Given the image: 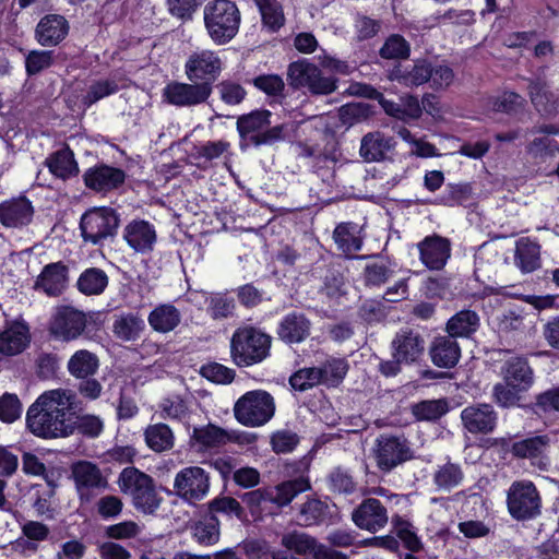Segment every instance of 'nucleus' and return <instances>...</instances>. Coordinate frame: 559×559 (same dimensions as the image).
<instances>
[{
  "mask_svg": "<svg viewBox=\"0 0 559 559\" xmlns=\"http://www.w3.org/2000/svg\"><path fill=\"white\" fill-rule=\"evenodd\" d=\"M78 397L69 389L44 392L26 414V425L36 437L64 438L74 432L71 412L76 408Z\"/></svg>",
  "mask_w": 559,
  "mask_h": 559,
  "instance_id": "obj_1",
  "label": "nucleus"
},
{
  "mask_svg": "<svg viewBox=\"0 0 559 559\" xmlns=\"http://www.w3.org/2000/svg\"><path fill=\"white\" fill-rule=\"evenodd\" d=\"M203 21L212 41L226 45L238 34L241 14L234 1L211 0L204 5Z\"/></svg>",
  "mask_w": 559,
  "mask_h": 559,
  "instance_id": "obj_2",
  "label": "nucleus"
},
{
  "mask_svg": "<svg viewBox=\"0 0 559 559\" xmlns=\"http://www.w3.org/2000/svg\"><path fill=\"white\" fill-rule=\"evenodd\" d=\"M272 112L266 109L242 115L237 120V130L241 138H247L257 146L272 145L290 138L296 130L295 123L271 126Z\"/></svg>",
  "mask_w": 559,
  "mask_h": 559,
  "instance_id": "obj_3",
  "label": "nucleus"
},
{
  "mask_svg": "<svg viewBox=\"0 0 559 559\" xmlns=\"http://www.w3.org/2000/svg\"><path fill=\"white\" fill-rule=\"evenodd\" d=\"M122 493L131 497L133 507L144 514H155L163 498L155 488L153 478L135 467H126L118 477Z\"/></svg>",
  "mask_w": 559,
  "mask_h": 559,
  "instance_id": "obj_4",
  "label": "nucleus"
},
{
  "mask_svg": "<svg viewBox=\"0 0 559 559\" xmlns=\"http://www.w3.org/2000/svg\"><path fill=\"white\" fill-rule=\"evenodd\" d=\"M271 342V336L257 328H238L230 338V357L238 367L260 364L270 355Z\"/></svg>",
  "mask_w": 559,
  "mask_h": 559,
  "instance_id": "obj_5",
  "label": "nucleus"
},
{
  "mask_svg": "<svg viewBox=\"0 0 559 559\" xmlns=\"http://www.w3.org/2000/svg\"><path fill=\"white\" fill-rule=\"evenodd\" d=\"M287 83L296 91L313 96L330 95L337 88V81L307 59L294 61L287 67Z\"/></svg>",
  "mask_w": 559,
  "mask_h": 559,
  "instance_id": "obj_6",
  "label": "nucleus"
},
{
  "mask_svg": "<svg viewBox=\"0 0 559 559\" xmlns=\"http://www.w3.org/2000/svg\"><path fill=\"white\" fill-rule=\"evenodd\" d=\"M275 414L273 396L264 390H253L240 396L234 405V415L246 427H261Z\"/></svg>",
  "mask_w": 559,
  "mask_h": 559,
  "instance_id": "obj_7",
  "label": "nucleus"
},
{
  "mask_svg": "<svg viewBox=\"0 0 559 559\" xmlns=\"http://www.w3.org/2000/svg\"><path fill=\"white\" fill-rule=\"evenodd\" d=\"M120 224L118 213L107 206L86 211L80 221L82 238L85 242L102 246L116 236Z\"/></svg>",
  "mask_w": 559,
  "mask_h": 559,
  "instance_id": "obj_8",
  "label": "nucleus"
},
{
  "mask_svg": "<svg viewBox=\"0 0 559 559\" xmlns=\"http://www.w3.org/2000/svg\"><path fill=\"white\" fill-rule=\"evenodd\" d=\"M508 510L515 520H530L540 513L542 499L531 480L511 484L507 493Z\"/></svg>",
  "mask_w": 559,
  "mask_h": 559,
  "instance_id": "obj_9",
  "label": "nucleus"
},
{
  "mask_svg": "<svg viewBox=\"0 0 559 559\" xmlns=\"http://www.w3.org/2000/svg\"><path fill=\"white\" fill-rule=\"evenodd\" d=\"M210 474L200 466L180 469L174 479L176 495L189 503L203 500L210 491Z\"/></svg>",
  "mask_w": 559,
  "mask_h": 559,
  "instance_id": "obj_10",
  "label": "nucleus"
},
{
  "mask_svg": "<svg viewBox=\"0 0 559 559\" xmlns=\"http://www.w3.org/2000/svg\"><path fill=\"white\" fill-rule=\"evenodd\" d=\"M374 457L378 468L388 473L414 459V451L404 437L381 436L377 439Z\"/></svg>",
  "mask_w": 559,
  "mask_h": 559,
  "instance_id": "obj_11",
  "label": "nucleus"
},
{
  "mask_svg": "<svg viewBox=\"0 0 559 559\" xmlns=\"http://www.w3.org/2000/svg\"><path fill=\"white\" fill-rule=\"evenodd\" d=\"M87 326V316L74 308L59 309L52 317L49 332L55 340L72 342L83 335Z\"/></svg>",
  "mask_w": 559,
  "mask_h": 559,
  "instance_id": "obj_12",
  "label": "nucleus"
},
{
  "mask_svg": "<svg viewBox=\"0 0 559 559\" xmlns=\"http://www.w3.org/2000/svg\"><path fill=\"white\" fill-rule=\"evenodd\" d=\"M71 477L81 501L88 502L95 491L107 488L108 481L100 468L90 461H79L71 466Z\"/></svg>",
  "mask_w": 559,
  "mask_h": 559,
  "instance_id": "obj_13",
  "label": "nucleus"
},
{
  "mask_svg": "<svg viewBox=\"0 0 559 559\" xmlns=\"http://www.w3.org/2000/svg\"><path fill=\"white\" fill-rule=\"evenodd\" d=\"M223 61L217 52L203 49L192 52L185 64L186 75L190 81L210 82V87L219 76Z\"/></svg>",
  "mask_w": 559,
  "mask_h": 559,
  "instance_id": "obj_14",
  "label": "nucleus"
},
{
  "mask_svg": "<svg viewBox=\"0 0 559 559\" xmlns=\"http://www.w3.org/2000/svg\"><path fill=\"white\" fill-rule=\"evenodd\" d=\"M211 93L210 82H170L164 87L163 97L174 106L191 107L206 102Z\"/></svg>",
  "mask_w": 559,
  "mask_h": 559,
  "instance_id": "obj_15",
  "label": "nucleus"
},
{
  "mask_svg": "<svg viewBox=\"0 0 559 559\" xmlns=\"http://www.w3.org/2000/svg\"><path fill=\"white\" fill-rule=\"evenodd\" d=\"M550 443L548 435H536L512 442L509 451L513 457L528 460L539 469H546L549 465L547 452Z\"/></svg>",
  "mask_w": 559,
  "mask_h": 559,
  "instance_id": "obj_16",
  "label": "nucleus"
},
{
  "mask_svg": "<svg viewBox=\"0 0 559 559\" xmlns=\"http://www.w3.org/2000/svg\"><path fill=\"white\" fill-rule=\"evenodd\" d=\"M352 520L361 530L376 533L389 521L386 508L376 498H367L353 511Z\"/></svg>",
  "mask_w": 559,
  "mask_h": 559,
  "instance_id": "obj_17",
  "label": "nucleus"
},
{
  "mask_svg": "<svg viewBox=\"0 0 559 559\" xmlns=\"http://www.w3.org/2000/svg\"><path fill=\"white\" fill-rule=\"evenodd\" d=\"M419 259L430 270H441L451 257V242L439 235L427 236L417 243Z\"/></svg>",
  "mask_w": 559,
  "mask_h": 559,
  "instance_id": "obj_18",
  "label": "nucleus"
},
{
  "mask_svg": "<svg viewBox=\"0 0 559 559\" xmlns=\"http://www.w3.org/2000/svg\"><path fill=\"white\" fill-rule=\"evenodd\" d=\"M392 357H396L406 365L416 362L424 354L425 340L409 329L399 331L391 343Z\"/></svg>",
  "mask_w": 559,
  "mask_h": 559,
  "instance_id": "obj_19",
  "label": "nucleus"
},
{
  "mask_svg": "<svg viewBox=\"0 0 559 559\" xmlns=\"http://www.w3.org/2000/svg\"><path fill=\"white\" fill-rule=\"evenodd\" d=\"M461 419L471 433H490L497 426L498 415L490 404L479 403L465 407Z\"/></svg>",
  "mask_w": 559,
  "mask_h": 559,
  "instance_id": "obj_20",
  "label": "nucleus"
},
{
  "mask_svg": "<svg viewBox=\"0 0 559 559\" xmlns=\"http://www.w3.org/2000/svg\"><path fill=\"white\" fill-rule=\"evenodd\" d=\"M31 342V331L26 322L14 320L0 331V355L10 357L21 354Z\"/></svg>",
  "mask_w": 559,
  "mask_h": 559,
  "instance_id": "obj_21",
  "label": "nucleus"
},
{
  "mask_svg": "<svg viewBox=\"0 0 559 559\" xmlns=\"http://www.w3.org/2000/svg\"><path fill=\"white\" fill-rule=\"evenodd\" d=\"M85 186L97 192H106L121 186L126 179L123 170L108 165L88 168L84 176Z\"/></svg>",
  "mask_w": 559,
  "mask_h": 559,
  "instance_id": "obj_22",
  "label": "nucleus"
},
{
  "mask_svg": "<svg viewBox=\"0 0 559 559\" xmlns=\"http://www.w3.org/2000/svg\"><path fill=\"white\" fill-rule=\"evenodd\" d=\"M311 322L302 312L287 313L278 323L277 335L287 344L304 342L310 335Z\"/></svg>",
  "mask_w": 559,
  "mask_h": 559,
  "instance_id": "obj_23",
  "label": "nucleus"
},
{
  "mask_svg": "<svg viewBox=\"0 0 559 559\" xmlns=\"http://www.w3.org/2000/svg\"><path fill=\"white\" fill-rule=\"evenodd\" d=\"M34 209L26 198L11 199L0 204V222L5 227L17 228L31 223Z\"/></svg>",
  "mask_w": 559,
  "mask_h": 559,
  "instance_id": "obj_24",
  "label": "nucleus"
},
{
  "mask_svg": "<svg viewBox=\"0 0 559 559\" xmlns=\"http://www.w3.org/2000/svg\"><path fill=\"white\" fill-rule=\"evenodd\" d=\"M123 239L136 252L145 253L156 242V230L146 221H132L123 229Z\"/></svg>",
  "mask_w": 559,
  "mask_h": 559,
  "instance_id": "obj_25",
  "label": "nucleus"
},
{
  "mask_svg": "<svg viewBox=\"0 0 559 559\" xmlns=\"http://www.w3.org/2000/svg\"><path fill=\"white\" fill-rule=\"evenodd\" d=\"M429 354L432 362L440 368L454 367L461 357L459 343L451 335L437 336L431 343Z\"/></svg>",
  "mask_w": 559,
  "mask_h": 559,
  "instance_id": "obj_26",
  "label": "nucleus"
},
{
  "mask_svg": "<svg viewBox=\"0 0 559 559\" xmlns=\"http://www.w3.org/2000/svg\"><path fill=\"white\" fill-rule=\"evenodd\" d=\"M68 31V22L62 15L49 14L39 21L36 36L40 45L56 46L66 38Z\"/></svg>",
  "mask_w": 559,
  "mask_h": 559,
  "instance_id": "obj_27",
  "label": "nucleus"
},
{
  "mask_svg": "<svg viewBox=\"0 0 559 559\" xmlns=\"http://www.w3.org/2000/svg\"><path fill=\"white\" fill-rule=\"evenodd\" d=\"M67 286V267L61 263H51L38 275L34 288L48 296H58Z\"/></svg>",
  "mask_w": 559,
  "mask_h": 559,
  "instance_id": "obj_28",
  "label": "nucleus"
},
{
  "mask_svg": "<svg viewBox=\"0 0 559 559\" xmlns=\"http://www.w3.org/2000/svg\"><path fill=\"white\" fill-rule=\"evenodd\" d=\"M145 330L142 317L134 312H123L115 317L112 323L114 335L123 342H133L140 338Z\"/></svg>",
  "mask_w": 559,
  "mask_h": 559,
  "instance_id": "obj_29",
  "label": "nucleus"
},
{
  "mask_svg": "<svg viewBox=\"0 0 559 559\" xmlns=\"http://www.w3.org/2000/svg\"><path fill=\"white\" fill-rule=\"evenodd\" d=\"M99 369L97 355L87 349L75 350L67 361V370L75 379L94 377Z\"/></svg>",
  "mask_w": 559,
  "mask_h": 559,
  "instance_id": "obj_30",
  "label": "nucleus"
},
{
  "mask_svg": "<svg viewBox=\"0 0 559 559\" xmlns=\"http://www.w3.org/2000/svg\"><path fill=\"white\" fill-rule=\"evenodd\" d=\"M147 321L154 331L168 333L180 324L181 313L171 304H160L150 312Z\"/></svg>",
  "mask_w": 559,
  "mask_h": 559,
  "instance_id": "obj_31",
  "label": "nucleus"
},
{
  "mask_svg": "<svg viewBox=\"0 0 559 559\" xmlns=\"http://www.w3.org/2000/svg\"><path fill=\"white\" fill-rule=\"evenodd\" d=\"M45 164L53 176L62 180L75 177L79 174L78 163L69 147L52 153L46 158Z\"/></svg>",
  "mask_w": 559,
  "mask_h": 559,
  "instance_id": "obj_32",
  "label": "nucleus"
},
{
  "mask_svg": "<svg viewBox=\"0 0 559 559\" xmlns=\"http://www.w3.org/2000/svg\"><path fill=\"white\" fill-rule=\"evenodd\" d=\"M480 318L474 310L464 309L452 316L447 322V332L452 337H471L479 328Z\"/></svg>",
  "mask_w": 559,
  "mask_h": 559,
  "instance_id": "obj_33",
  "label": "nucleus"
},
{
  "mask_svg": "<svg viewBox=\"0 0 559 559\" xmlns=\"http://www.w3.org/2000/svg\"><path fill=\"white\" fill-rule=\"evenodd\" d=\"M191 440L201 450L219 448L231 440V435L227 430L209 424L202 427H194Z\"/></svg>",
  "mask_w": 559,
  "mask_h": 559,
  "instance_id": "obj_34",
  "label": "nucleus"
},
{
  "mask_svg": "<svg viewBox=\"0 0 559 559\" xmlns=\"http://www.w3.org/2000/svg\"><path fill=\"white\" fill-rule=\"evenodd\" d=\"M504 381L527 390L533 383V370L523 357H512L506 361L502 368Z\"/></svg>",
  "mask_w": 559,
  "mask_h": 559,
  "instance_id": "obj_35",
  "label": "nucleus"
},
{
  "mask_svg": "<svg viewBox=\"0 0 559 559\" xmlns=\"http://www.w3.org/2000/svg\"><path fill=\"white\" fill-rule=\"evenodd\" d=\"M515 264L524 273H531L540 266L539 246L528 238H521L516 241Z\"/></svg>",
  "mask_w": 559,
  "mask_h": 559,
  "instance_id": "obj_36",
  "label": "nucleus"
},
{
  "mask_svg": "<svg viewBox=\"0 0 559 559\" xmlns=\"http://www.w3.org/2000/svg\"><path fill=\"white\" fill-rule=\"evenodd\" d=\"M146 445L154 452L169 451L175 444V436L170 427L158 423L148 425L144 430Z\"/></svg>",
  "mask_w": 559,
  "mask_h": 559,
  "instance_id": "obj_37",
  "label": "nucleus"
},
{
  "mask_svg": "<svg viewBox=\"0 0 559 559\" xmlns=\"http://www.w3.org/2000/svg\"><path fill=\"white\" fill-rule=\"evenodd\" d=\"M267 489L271 496V503L277 507H285L289 504L298 493L309 490L310 484L308 479L300 477Z\"/></svg>",
  "mask_w": 559,
  "mask_h": 559,
  "instance_id": "obj_38",
  "label": "nucleus"
},
{
  "mask_svg": "<svg viewBox=\"0 0 559 559\" xmlns=\"http://www.w3.org/2000/svg\"><path fill=\"white\" fill-rule=\"evenodd\" d=\"M358 225L354 223H341L334 231L333 238L337 248L346 254L359 251L362 247V239L360 237Z\"/></svg>",
  "mask_w": 559,
  "mask_h": 559,
  "instance_id": "obj_39",
  "label": "nucleus"
},
{
  "mask_svg": "<svg viewBox=\"0 0 559 559\" xmlns=\"http://www.w3.org/2000/svg\"><path fill=\"white\" fill-rule=\"evenodd\" d=\"M392 146L391 138H386L380 132L368 133L361 140L360 155L367 162L380 160Z\"/></svg>",
  "mask_w": 559,
  "mask_h": 559,
  "instance_id": "obj_40",
  "label": "nucleus"
},
{
  "mask_svg": "<svg viewBox=\"0 0 559 559\" xmlns=\"http://www.w3.org/2000/svg\"><path fill=\"white\" fill-rule=\"evenodd\" d=\"M158 408L160 418L179 421L188 430L192 426V413L180 397L164 399Z\"/></svg>",
  "mask_w": 559,
  "mask_h": 559,
  "instance_id": "obj_41",
  "label": "nucleus"
},
{
  "mask_svg": "<svg viewBox=\"0 0 559 559\" xmlns=\"http://www.w3.org/2000/svg\"><path fill=\"white\" fill-rule=\"evenodd\" d=\"M107 285V274L105 273V271L97 267H90L85 270L80 275L76 283L78 289L86 296L103 294Z\"/></svg>",
  "mask_w": 559,
  "mask_h": 559,
  "instance_id": "obj_42",
  "label": "nucleus"
},
{
  "mask_svg": "<svg viewBox=\"0 0 559 559\" xmlns=\"http://www.w3.org/2000/svg\"><path fill=\"white\" fill-rule=\"evenodd\" d=\"M464 479V473L459 464L448 462L439 465L433 473V484L441 491H450L460 486Z\"/></svg>",
  "mask_w": 559,
  "mask_h": 559,
  "instance_id": "obj_43",
  "label": "nucleus"
},
{
  "mask_svg": "<svg viewBox=\"0 0 559 559\" xmlns=\"http://www.w3.org/2000/svg\"><path fill=\"white\" fill-rule=\"evenodd\" d=\"M261 13L262 25L270 32H277L285 24L282 4L277 0H255Z\"/></svg>",
  "mask_w": 559,
  "mask_h": 559,
  "instance_id": "obj_44",
  "label": "nucleus"
},
{
  "mask_svg": "<svg viewBox=\"0 0 559 559\" xmlns=\"http://www.w3.org/2000/svg\"><path fill=\"white\" fill-rule=\"evenodd\" d=\"M329 507L321 500L311 498L300 504L298 519L304 526L317 525L325 520Z\"/></svg>",
  "mask_w": 559,
  "mask_h": 559,
  "instance_id": "obj_45",
  "label": "nucleus"
},
{
  "mask_svg": "<svg viewBox=\"0 0 559 559\" xmlns=\"http://www.w3.org/2000/svg\"><path fill=\"white\" fill-rule=\"evenodd\" d=\"M281 545L288 551L306 556L310 555L311 549L316 546V537L300 531H293L282 536Z\"/></svg>",
  "mask_w": 559,
  "mask_h": 559,
  "instance_id": "obj_46",
  "label": "nucleus"
},
{
  "mask_svg": "<svg viewBox=\"0 0 559 559\" xmlns=\"http://www.w3.org/2000/svg\"><path fill=\"white\" fill-rule=\"evenodd\" d=\"M193 536L197 542L204 546H211L219 539V522L216 516L205 518L193 527Z\"/></svg>",
  "mask_w": 559,
  "mask_h": 559,
  "instance_id": "obj_47",
  "label": "nucleus"
},
{
  "mask_svg": "<svg viewBox=\"0 0 559 559\" xmlns=\"http://www.w3.org/2000/svg\"><path fill=\"white\" fill-rule=\"evenodd\" d=\"M319 371L322 374V384L335 386L345 377L347 372V364L344 359L332 358L319 367Z\"/></svg>",
  "mask_w": 559,
  "mask_h": 559,
  "instance_id": "obj_48",
  "label": "nucleus"
},
{
  "mask_svg": "<svg viewBox=\"0 0 559 559\" xmlns=\"http://www.w3.org/2000/svg\"><path fill=\"white\" fill-rule=\"evenodd\" d=\"M207 312L214 320L229 318L235 311V301L233 298L223 294L211 295L206 298Z\"/></svg>",
  "mask_w": 559,
  "mask_h": 559,
  "instance_id": "obj_49",
  "label": "nucleus"
},
{
  "mask_svg": "<svg viewBox=\"0 0 559 559\" xmlns=\"http://www.w3.org/2000/svg\"><path fill=\"white\" fill-rule=\"evenodd\" d=\"M289 382L295 390L306 391L322 384V374L319 367L302 368L290 377Z\"/></svg>",
  "mask_w": 559,
  "mask_h": 559,
  "instance_id": "obj_50",
  "label": "nucleus"
},
{
  "mask_svg": "<svg viewBox=\"0 0 559 559\" xmlns=\"http://www.w3.org/2000/svg\"><path fill=\"white\" fill-rule=\"evenodd\" d=\"M409 44L401 35H391L380 49L384 59H406L409 57Z\"/></svg>",
  "mask_w": 559,
  "mask_h": 559,
  "instance_id": "obj_51",
  "label": "nucleus"
},
{
  "mask_svg": "<svg viewBox=\"0 0 559 559\" xmlns=\"http://www.w3.org/2000/svg\"><path fill=\"white\" fill-rule=\"evenodd\" d=\"M118 84L115 80L104 79L93 82L86 95L84 96V104L92 105L109 95L118 92Z\"/></svg>",
  "mask_w": 559,
  "mask_h": 559,
  "instance_id": "obj_52",
  "label": "nucleus"
},
{
  "mask_svg": "<svg viewBox=\"0 0 559 559\" xmlns=\"http://www.w3.org/2000/svg\"><path fill=\"white\" fill-rule=\"evenodd\" d=\"M521 391L524 390L504 381L503 383H497L493 385L492 395L496 403L500 406L511 407L518 404L520 400L519 393Z\"/></svg>",
  "mask_w": 559,
  "mask_h": 559,
  "instance_id": "obj_53",
  "label": "nucleus"
},
{
  "mask_svg": "<svg viewBox=\"0 0 559 559\" xmlns=\"http://www.w3.org/2000/svg\"><path fill=\"white\" fill-rule=\"evenodd\" d=\"M447 403L440 400L424 401L413 408L414 415L420 420H435L445 414Z\"/></svg>",
  "mask_w": 559,
  "mask_h": 559,
  "instance_id": "obj_54",
  "label": "nucleus"
},
{
  "mask_svg": "<svg viewBox=\"0 0 559 559\" xmlns=\"http://www.w3.org/2000/svg\"><path fill=\"white\" fill-rule=\"evenodd\" d=\"M498 329L502 333L520 332L525 329V317L521 309H510L497 318Z\"/></svg>",
  "mask_w": 559,
  "mask_h": 559,
  "instance_id": "obj_55",
  "label": "nucleus"
},
{
  "mask_svg": "<svg viewBox=\"0 0 559 559\" xmlns=\"http://www.w3.org/2000/svg\"><path fill=\"white\" fill-rule=\"evenodd\" d=\"M74 425V431L78 430L80 433L90 437H98L104 429V421L100 417L92 414H86L72 419Z\"/></svg>",
  "mask_w": 559,
  "mask_h": 559,
  "instance_id": "obj_56",
  "label": "nucleus"
},
{
  "mask_svg": "<svg viewBox=\"0 0 559 559\" xmlns=\"http://www.w3.org/2000/svg\"><path fill=\"white\" fill-rule=\"evenodd\" d=\"M298 442L297 433L288 429L277 430L271 436V445L275 453L292 452Z\"/></svg>",
  "mask_w": 559,
  "mask_h": 559,
  "instance_id": "obj_57",
  "label": "nucleus"
},
{
  "mask_svg": "<svg viewBox=\"0 0 559 559\" xmlns=\"http://www.w3.org/2000/svg\"><path fill=\"white\" fill-rule=\"evenodd\" d=\"M241 500L249 508L251 514H258L266 508L267 503H271V496L267 488H260L243 493Z\"/></svg>",
  "mask_w": 559,
  "mask_h": 559,
  "instance_id": "obj_58",
  "label": "nucleus"
},
{
  "mask_svg": "<svg viewBox=\"0 0 559 559\" xmlns=\"http://www.w3.org/2000/svg\"><path fill=\"white\" fill-rule=\"evenodd\" d=\"M22 414V405L16 395L5 393L0 397V419L4 423H13Z\"/></svg>",
  "mask_w": 559,
  "mask_h": 559,
  "instance_id": "obj_59",
  "label": "nucleus"
},
{
  "mask_svg": "<svg viewBox=\"0 0 559 559\" xmlns=\"http://www.w3.org/2000/svg\"><path fill=\"white\" fill-rule=\"evenodd\" d=\"M330 486L333 491L338 493H353L356 489V483L354 481L352 475L343 469L335 468L329 477Z\"/></svg>",
  "mask_w": 559,
  "mask_h": 559,
  "instance_id": "obj_60",
  "label": "nucleus"
},
{
  "mask_svg": "<svg viewBox=\"0 0 559 559\" xmlns=\"http://www.w3.org/2000/svg\"><path fill=\"white\" fill-rule=\"evenodd\" d=\"M254 86L269 96H278L283 93L285 83L277 74L259 75L253 80Z\"/></svg>",
  "mask_w": 559,
  "mask_h": 559,
  "instance_id": "obj_61",
  "label": "nucleus"
},
{
  "mask_svg": "<svg viewBox=\"0 0 559 559\" xmlns=\"http://www.w3.org/2000/svg\"><path fill=\"white\" fill-rule=\"evenodd\" d=\"M53 61L52 51H31L25 61L26 71L29 75L39 73L49 68Z\"/></svg>",
  "mask_w": 559,
  "mask_h": 559,
  "instance_id": "obj_62",
  "label": "nucleus"
},
{
  "mask_svg": "<svg viewBox=\"0 0 559 559\" xmlns=\"http://www.w3.org/2000/svg\"><path fill=\"white\" fill-rule=\"evenodd\" d=\"M430 78V63L426 60H418L412 70L403 75L402 80L408 86H418L428 82Z\"/></svg>",
  "mask_w": 559,
  "mask_h": 559,
  "instance_id": "obj_63",
  "label": "nucleus"
},
{
  "mask_svg": "<svg viewBox=\"0 0 559 559\" xmlns=\"http://www.w3.org/2000/svg\"><path fill=\"white\" fill-rule=\"evenodd\" d=\"M247 552L259 559H297L288 550H269L265 543L252 542L247 545Z\"/></svg>",
  "mask_w": 559,
  "mask_h": 559,
  "instance_id": "obj_64",
  "label": "nucleus"
}]
</instances>
